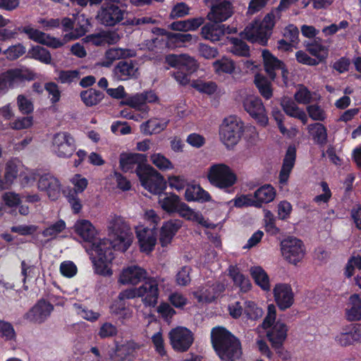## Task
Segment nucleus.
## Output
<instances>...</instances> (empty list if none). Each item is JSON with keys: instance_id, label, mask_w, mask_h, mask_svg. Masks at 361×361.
Returning a JSON list of instances; mask_svg holds the SVG:
<instances>
[{"instance_id": "1", "label": "nucleus", "mask_w": 361, "mask_h": 361, "mask_svg": "<svg viewBox=\"0 0 361 361\" xmlns=\"http://www.w3.org/2000/svg\"><path fill=\"white\" fill-rule=\"evenodd\" d=\"M158 204L163 211L168 214L177 213L180 217L197 223L205 227H210L201 212L190 208L173 192H166L159 196Z\"/></svg>"}, {"instance_id": "2", "label": "nucleus", "mask_w": 361, "mask_h": 361, "mask_svg": "<svg viewBox=\"0 0 361 361\" xmlns=\"http://www.w3.org/2000/svg\"><path fill=\"white\" fill-rule=\"evenodd\" d=\"M214 348L221 361H235L241 355L238 340L223 327H214L211 332Z\"/></svg>"}, {"instance_id": "3", "label": "nucleus", "mask_w": 361, "mask_h": 361, "mask_svg": "<svg viewBox=\"0 0 361 361\" xmlns=\"http://www.w3.org/2000/svg\"><path fill=\"white\" fill-rule=\"evenodd\" d=\"M112 245L110 239H98L87 249L94 264V271L104 276H110L113 271L111 262L114 259Z\"/></svg>"}, {"instance_id": "4", "label": "nucleus", "mask_w": 361, "mask_h": 361, "mask_svg": "<svg viewBox=\"0 0 361 361\" xmlns=\"http://www.w3.org/2000/svg\"><path fill=\"white\" fill-rule=\"evenodd\" d=\"M106 228L113 248L122 252L128 250L133 243V235L124 219L111 215L107 220Z\"/></svg>"}, {"instance_id": "5", "label": "nucleus", "mask_w": 361, "mask_h": 361, "mask_svg": "<svg viewBox=\"0 0 361 361\" xmlns=\"http://www.w3.org/2000/svg\"><path fill=\"white\" fill-rule=\"evenodd\" d=\"M279 18L277 11H271L262 20H255L250 23L241 33V36L251 42L266 45L271 35L276 20Z\"/></svg>"}, {"instance_id": "6", "label": "nucleus", "mask_w": 361, "mask_h": 361, "mask_svg": "<svg viewBox=\"0 0 361 361\" xmlns=\"http://www.w3.org/2000/svg\"><path fill=\"white\" fill-rule=\"evenodd\" d=\"M207 178L212 186L224 191H228L238 182L235 171L224 162L212 164L207 169Z\"/></svg>"}, {"instance_id": "7", "label": "nucleus", "mask_w": 361, "mask_h": 361, "mask_svg": "<svg viewBox=\"0 0 361 361\" xmlns=\"http://www.w3.org/2000/svg\"><path fill=\"white\" fill-rule=\"evenodd\" d=\"M276 307L274 304H269L262 326L267 331V336L272 346L279 348L286 341L288 329L284 322H276Z\"/></svg>"}, {"instance_id": "8", "label": "nucleus", "mask_w": 361, "mask_h": 361, "mask_svg": "<svg viewBox=\"0 0 361 361\" xmlns=\"http://www.w3.org/2000/svg\"><path fill=\"white\" fill-rule=\"evenodd\" d=\"M142 186L154 195H161L166 188L164 176L153 167L146 165L135 170Z\"/></svg>"}, {"instance_id": "9", "label": "nucleus", "mask_w": 361, "mask_h": 361, "mask_svg": "<svg viewBox=\"0 0 361 361\" xmlns=\"http://www.w3.org/2000/svg\"><path fill=\"white\" fill-rule=\"evenodd\" d=\"M243 128L242 122L236 117L229 116L224 120L219 128V138L226 148H232L238 143Z\"/></svg>"}, {"instance_id": "10", "label": "nucleus", "mask_w": 361, "mask_h": 361, "mask_svg": "<svg viewBox=\"0 0 361 361\" xmlns=\"http://www.w3.org/2000/svg\"><path fill=\"white\" fill-rule=\"evenodd\" d=\"M50 149L57 157L68 159L76 149L75 139L67 132L56 133L51 137Z\"/></svg>"}, {"instance_id": "11", "label": "nucleus", "mask_w": 361, "mask_h": 361, "mask_svg": "<svg viewBox=\"0 0 361 361\" xmlns=\"http://www.w3.org/2000/svg\"><path fill=\"white\" fill-rule=\"evenodd\" d=\"M281 255L288 263L297 265L302 261L306 254V248L298 238L290 237L281 243Z\"/></svg>"}, {"instance_id": "12", "label": "nucleus", "mask_w": 361, "mask_h": 361, "mask_svg": "<svg viewBox=\"0 0 361 361\" xmlns=\"http://www.w3.org/2000/svg\"><path fill=\"white\" fill-rule=\"evenodd\" d=\"M169 337L172 348L178 352L188 350L194 341L192 331L183 326L172 329L169 333Z\"/></svg>"}, {"instance_id": "13", "label": "nucleus", "mask_w": 361, "mask_h": 361, "mask_svg": "<svg viewBox=\"0 0 361 361\" xmlns=\"http://www.w3.org/2000/svg\"><path fill=\"white\" fill-rule=\"evenodd\" d=\"M126 11L114 4L102 5L98 11L97 19L104 26L113 27L121 23L123 19Z\"/></svg>"}, {"instance_id": "14", "label": "nucleus", "mask_w": 361, "mask_h": 361, "mask_svg": "<svg viewBox=\"0 0 361 361\" xmlns=\"http://www.w3.org/2000/svg\"><path fill=\"white\" fill-rule=\"evenodd\" d=\"M135 234L140 250L147 255L150 254L157 243V228L140 225L136 227Z\"/></svg>"}, {"instance_id": "15", "label": "nucleus", "mask_w": 361, "mask_h": 361, "mask_svg": "<svg viewBox=\"0 0 361 361\" xmlns=\"http://www.w3.org/2000/svg\"><path fill=\"white\" fill-rule=\"evenodd\" d=\"M243 107L260 125L266 126L268 124L269 118L260 98L255 95H247L243 100Z\"/></svg>"}, {"instance_id": "16", "label": "nucleus", "mask_w": 361, "mask_h": 361, "mask_svg": "<svg viewBox=\"0 0 361 361\" xmlns=\"http://www.w3.org/2000/svg\"><path fill=\"white\" fill-rule=\"evenodd\" d=\"M37 189L45 193L50 200H57L61 192L60 180L51 173H44L39 176L37 182Z\"/></svg>"}, {"instance_id": "17", "label": "nucleus", "mask_w": 361, "mask_h": 361, "mask_svg": "<svg viewBox=\"0 0 361 361\" xmlns=\"http://www.w3.org/2000/svg\"><path fill=\"white\" fill-rule=\"evenodd\" d=\"M147 276V271L137 264H130L124 267L118 276V283L123 286H136L145 279Z\"/></svg>"}, {"instance_id": "18", "label": "nucleus", "mask_w": 361, "mask_h": 361, "mask_svg": "<svg viewBox=\"0 0 361 361\" xmlns=\"http://www.w3.org/2000/svg\"><path fill=\"white\" fill-rule=\"evenodd\" d=\"M273 295L274 301L281 310H286L294 304L295 294L289 283H276L273 288Z\"/></svg>"}, {"instance_id": "19", "label": "nucleus", "mask_w": 361, "mask_h": 361, "mask_svg": "<svg viewBox=\"0 0 361 361\" xmlns=\"http://www.w3.org/2000/svg\"><path fill=\"white\" fill-rule=\"evenodd\" d=\"M21 31L26 34L29 39L52 49H58L64 45V42L61 39L51 36L30 25L23 27Z\"/></svg>"}, {"instance_id": "20", "label": "nucleus", "mask_w": 361, "mask_h": 361, "mask_svg": "<svg viewBox=\"0 0 361 361\" xmlns=\"http://www.w3.org/2000/svg\"><path fill=\"white\" fill-rule=\"evenodd\" d=\"M182 227V221L179 219H169L164 221L159 229V241L162 247H168Z\"/></svg>"}, {"instance_id": "21", "label": "nucleus", "mask_w": 361, "mask_h": 361, "mask_svg": "<svg viewBox=\"0 0 361 361\" xmlns=\"http://www.w3.org/2000/svg\"><path fill=\"white\" fill-rule=\"evenodd\" d=\"M139 298L145 306L154 307L158 302L159 295L158 282L154 279H150L138 287Z\"/></svg>"}, {"instance_id": "22", "label": "nucleus", "mask_w": 361, "mask_h": 361, "mask_svg": "<svg viewBox=\"0 0 361 361\" xmlns=\"http://www.w3.org/2000/svg\"><path fill=\"white\" fill-rule=\"evenodd\" d=\"M233 14V8L230 1L222 0L214 3L207 14V18L212 22L221 23L228 20Z\"/></svg>"}, {"instance_id": "23", "label": "nucleus", "mask_w": 361, "mask_h": 361, "mask_svg": "<svg viewBox=\"0 0 361 361\" xmlns=\"http://www.w3.org/2000/svg\"><path fill=\"white\" fill-rule=\"evenodd\" d=\"M54 306L44 300H40L26 313V319L35 323H42L51 314Z\"/></svg>"}, {"instance_id": "24", "label": "nucleus", "mask_w": 361, "mask_h": 361, "mask_svg": "<svg viewBox=\"0 0 361 361\" xmlns=\"http://www.w3.org/2000/svg\"><path fill=\"white\" fill-rule=\"evenodd\" d=\"M10 88L18 86L25 80H32L35 78V74L28 68H14L4 73Z\"/></svg>"}, {"instance_id": "25", "label": "nucleus", "mask_w": 361, "mask_h": 361, "mask_svg": "<svg viewBox=\"0 0 361 361\" xmlns=\"http://www.w3.org/2000/svg\"><path fill=\"white\" fill-rule=\"evenodd\" d=\"M73 229L84 242L92 243L97 235L98 231L90 221L78 219L73 225Z\"/></svg>"}, {"instance_id": "26", "label": "nucleus", "mask_w": 361, "mask_h": 361, "mask_svg": "<svg viewBox=\"0 0 361 361\" xmlns=\"http://www.w3.org/2000/svg\"><path fill=\"white\" fill-rule=\"evenodd\" d=\"M114 74L119 80L137 78L138 68L133 61H120L114 68Z\"/></svg>"}, {"instance_id": "27", "label": "nucleus", "mask_w": 361, "mask_h": 361, "mask_svg": "<svg viewBox=\"0 0 361 361\" xmlns=\"http://www.w3.org/2000/svg\"><path fill=\"white\" fill-rule=\"evenodd\" d=\"M280 104L283 111L289 116L299 119L303 124L308 121L305 111L299 107L294 101L287 97L281 99Z\"/></svg>"}, {"instance_id": "28", "label": "nucleus", "mask_w": 361, "mask_h": 361, "mask_svg": "<svg viewBox=\"0 0 361 361\" xmlns=\"http://www.w3.org/2000/svg\"><path fill=\"white\" fill-rule=\"evenodd\" d=\"M146 161V156L138 153H122L120 156V167L124 172L132 171L137 165L136 170Z\"/></svg>"}, {"instance_id": "29", "label": "nucleus", "mask_w": 361, "mask_h": 361, "mask_svg": "<svg viewBox=\"0 0 361 361\" xmlns=\"http://www.w3.org/2000/svg\"><path fill=\"white\" fill-rule=\"evenodd\" d=\"M262 56L265 72L271 80H274L276 77V71L283 67V61L267 49L262 50Z\"/></svg>"}, {"instance_id": "30", "label": "nucleus", "mask_w": 361, "mask_h": 361, "mask_svg": "<svg viewBox=\"0 0 361 361\" xmlns=\"http://www.w3.org/2000/svg\"><path fill=\"white\" fill-rule=\"evenodd\" d=\"M135 55V51L131 49L111 48L105 52L103 61L99 62L98 64L102 67H109L116 60L123 58L133 57Z\"/></svg>"}, {"instance_id": "31", "label": "nucleus", "mask_w": 361, "mask_h": 361, "mask_svg": "<svg viewBox=\"0 0 361 361\" xmlns=\"http://www.w3.org/2000/svg\"><path fill=\"white\" fill-rule=\"evenodd\" d=\"M22 169L23 164L18 159H11L6 163L3 178L8 188L13 185L18 176L20 177Z\"/></svg>"}, {"instance_id": "32", "label": "nucleus", "mask_w": 361, "mask_h": 361, "mask_svg": "<svg viewBox=\"0 0 361 361\" xmlns=\"http://www.w3.org/2000/svg\"><path fill=\"white\" fill-rule=\"evenodd\" d=\"M184 197L188 202H209L212 200L210 194L200 185L193 184L187 185Z\"/></svg>"}, {"instance_id": "33", "label": "nucleus", "mask_w": 361, "mask_h": 361, "mask_svg": "<svg viewBox=\"0 0 361 361\" xmlns=\"http://www.w3.org/2000/svg\"><path fill=\"white\" fill-rule=\"evenodd\" d=\"M250 274L255 281L263 291L271 290V280L267 271L260 266H252L249 269Z\"/></svg>"}, {"instance_id": "34", "label": "nucleus", "mask_w": 361, "mask_h": 361, "mask_svg": "<svg viewBox=\"0 0 361 361\" xmlns=\"http://www.w3.org/2000/svg\"><path fill=\"white\" fill-rule=\"evenodd\" d=\"M295 148L292 146L289 147L286 151L283 166L279 174V180L282 184H286L288 180L290 173L295 164Z\"/></svg>"}, {"instance_id": "35", "label": "nucleus", "mask_w": 361, "mask_h": 361, "mask_svg": "<svg viewBox=\"0 0 361 361\" xmlns=\"http://www.w3.org/2000/svg\"><path fill=\"white\" fill-rule=\"evenodd\" d=\"M75 20L76 21L77 25L74 31L71 33L64 35L63 39H61L63 42H64V44L69 41L79 38L80 37L84 35L88 31L90 22L89 20L86 18L84 15L77 16L75 18Z\"/></svg>"}, {"instance_id": "36", "label": "nucleus", "mask_w": 361, "mask_h": 361, "mask_svg": "<svg viewBox=\"0 0 361 361\" xmlns=\"http://www.w3.org/2000/svg\"><path fill=\"white\" fill-rule=\"evenodd\" d=\"M276 195V190L271 185L267 184L260 187L254 192L257 208L262 207L263 204L272 202Z\"/></svg>"}, {"instance_id": "37", "label": "nucleus", "mask_w": 361, "mask_h": 361, "mask_svg": "<svg viewBox=\"0 0 361 361\" xmlns=\"http://www.w3.org/2000/svg\"><path fill=\"white\" fill-rule=\"evenodd\" d=\"M224 290L223 285L214 286L200 287L192 293L198 302H210L213 300L220 293Z\"/></svg>"}, {"instance_id": "38", "label": "nucleus", "mask_w": 361, "mask_h": 361, "mask_svg": "<svg viewBox=\"0 0 361 361\" xmlns=\"http://www.w3.org/2000/svg\"><path fill=\"white\" fill-rule=\"evenodd\" d=\"M225 25L207 23L201 29L202 37L212 42H218L224 36Z\"/></svg>"}, {"instance_id": "39", "label": "nucleus", "mask_w": 361, "mask_h": 361, "mask_svg": "<svg viewBox=\"0 0 361 361\" xmlns=\"http://www.w3.org/2000/svg\"><path fill=\"white\" fill-rule=\"evenodd\" d=\"M228 272L234 284L238 286L241 291L247 292L252 288L250 281L240 271L237 266L230 265Z\"/></svg>"}, {"instance_id": "40", "label": "nucleus", "mask_w": 361, "mask_h": 361, "mask_svg": "<svg viewBox=\"0 0 361 361\" xmlns=\"http://www.w3.org/2000/svg\"><path fill=\"white\" fill-rule=\"evenodd\" d=\"M169 121L166 119L151 118L140 126V130L145 135L159 133L168 126Z\"/></svg>"}, {"instance_id": "41", "label": "nucleus", "mask_w": 361, "mask_h": 361, "mask_svg": "<svg viewBox=\"0 0 361 361\" xmlns=\"http://www.w3.org/2000/svg\"><path fill=\"white\" fill-rule=\"evenodd\" d=\"M109 310L111 314L116 315L122 323L130 319L133 314L132 309L122 301L114 300L109 307Z\"/></svg>"}, {"instance_id": "42", "label": "nucleus", "mask_w": 361, "mask_h": 361, "mask_svg": "<svg viewBox=\"0 0 361 361\" xmlns=\"http://www.w3.org/2000/svg\"><path fill=\"white\" fill-rule=\"evenodd\" d=\"M346 317L350 321H357L361 319V298L357 294H353L349 298Z\"/></svg>"}, {"instance_id": "43", "label": "nucleus", "mask_w": 361, "mask_h": 361, "mask_svg": "<svg viewBox=\"0 0 361 361\" xmlns=\"http://www.w3.org/2000/svg\"><path fill=\"white\" fill-rule=\"evenodd\" d=\"M204 23V19L201 17L190 18L185 20L173 22L170 25V28L173 30L188 32L197 30Z\"/></svg>"}, {"instance_id": "44", "label": "nucleus", "mask_w": 361, "mask_h": 361, "mask_svg": "<svg viewBox=\"0 0 361 361\" xmlns=\"http://www.w3.org/2000/svg\"><path fill=\"white\" fill-rule=\"evenodd\" d=\"M307 51L314 58L317 65L324 61L329 55V49L326 47L318 42L309 43L306 46Z\"/></svg>"}, {"instance_id": "45", "label": "nucleus", "mask_w": 361, "mask_h": 361, "mask_svg": "<svg viewBox=\"0 0 361 361\" xmlns=\"http://www.w3.org/2000/svg\"><path fill=\"white\" fill-rule=\"evenodd\" d=\"M254 82L261 95L266 99L273 96V89L271 81L264 75L257 73L255 76Z\"/></svg>"}, {"instance_id": "46", "label": "nucleus", "mask_w": 361, "mask_h": 361, "mask_svg": "<svg viewBox=\"0 0 361 361\" xmlns=\"http://www.w3.org/2000/svg\"><path fill=\"white\" fill-rule=\"evenodd\" d=\"M307 129L316 143L321 145L326 143L327 130L323 124L320 123H312L309 125Z\"/></svg>"}, {"instance_id": "47", "label": "nucleus", "mask_w": 361, "mask_h": 361, "mask_svg": "<svg viewBox=\"0 0 361 361\" xmlns=\"http://www.w3.org/2000/svg\"><path fill=\"white\" fill-rule=\"evenodd\" d=\"M30 58L34 59L44 64H51L52 57L51 53L47 49L40 46H33L28 51Z\"/></svg>"}, {"instance_id": "48", "label": "nucleus", "mask_w": 361, "mask_h": 361, "mask_svg": "<svg viewBox=\"0 0 361 361\" xmlns=\"http://www.w3.org/2000/svg\"><path fill=\"white\" fill-rule=\"evenodd\" d=\"M316 94L310 92L303 85H298L294 94L295 101L301 104H308L315 100Z\"/></svg>"}, {"instance_id": "49", "label": "nucleus", "mask_w": 361, "mask_h": 361, "mask_svg": "<svg viewBox=\"0 0 361 361\" xmlns=\"http://www.w3.org/2000/svg\"><path fill=\"white\" fill-rule=\"evenodd\" d=\"M157 32L161 35H166L169 42L185 43L190 42H197V37L190 34L171 33L166 32L162 29H157Z\"/></svg>"}, {"instance_id": "50", "label": "nucleus", "mask_w": 361, "mask_h": 361, "mask_svg": "<svg viewBox=\"0 0 361 361\" xmlns=\"http://www.w3.org/2000/svg\"><path fill=\"white\" fill-rule=\"evenodd\" d=\"M214 71L217 74L228 73L231 74L234 72L235 66L231 59L223 57L219 60H216L213 63Z\"/></svg>"}, {"instance_id": "51", "label": "nucleus", "mask_w": 361, "mask_h": 361, "mask_svg": "<svg viewBox=\"0 0 361 361\" xmlns=\"http://www.w3.org/2000/svg\"><path fill=\"white\" fill-rule=\"evenodd\" d=\"M151 162L162 171H169L174 169L173 164L161 153H153L150 155Z\"/></svg>"}, {"instance_id": "52", "label": "nucleus", "mask_w": 361, "mask_h": 361, "mask_svg": "<svg viewBox=\"0 0 361 361\" xmlns=\"http://www.w3.org/2000/svg\"><path fill=\"white\" fill-rule=\"evenodd\" d=\"M66 228V222L59 219L54 223L51 224L42 232L44 237L49 239L56 238L61 233H62Z\"/></svg>"}, {"instance_id": "53", "label": "nucleus", "mask_w": 361, "mask_h": 361, "mask_svg": "<svg viewBox=\"0 0 361 361\" xmlns=\"http://www.w3.org/2000/svg\"><path fill=\"white\" fill-rule=\"evenodd\" d=\"M80 97L86 106H92L97 104L103 98L101 92L94 89H89L80 93Z\"/></svg>"}, {"instance_id": "54", "label": "nucleus", "mask_w": 361, "mask_h": 361, "mask_svg": "<svg viewBox=\"0 0 361 361\" xmlns=\"http://www.w3.org/2000/svg\"><path fill=\"white\" fill-rule=\"evenodd\" d=\"M264 224L266 232L269 235H276L279 233L280 229L276 225V219L268 209H264Z\"/></svg>"}, {"instance_id": "55", "label": "nucleus", "mask_w": 361, "mask_h": 361, "mask_svg": "<svg viewBox=\"0 0 361 361\" xmlns=\"http://www.w3.org/2000/svg\"><path fill=\"white\" fill-rule=\"evenodd\" d=\"M229 41L232 45L230 48L231 53L240 56H249V47L244 42L236 38H230Z\"/></svg>"}, {"instance_id": "56", "label": "nucleus", "mask_w": 361, "mask_h": 361, "mask_svg": "<svg viewBox=\"0 0 361 361\" xmlns=\"http://www.w3.org/2000/svg\"><path fill=\"white\" fill-rule=\"evenodd\" d=\"M33 125L34 118L32 116L18 117L9 124L11 128L16 130H27Z\"/></svg>"}, {"instance_id": "57", "label": "nucleus", "mask_w": 361, "mask_h": 361, "mask_svg": "<svg viewBox=\"0 0 361 361\" xmlns=\"http://www.w3.org/2000/svg\"><path fill=\"white\" fill-rule=\"evenodd\" d=\"M80 76L77 70H61L58 71L57 80L62 84H70L76 82Z\"/></svg>"}, {"instance_id": "58", "label": "nucleus", "mask_w": 361, "mask_h": 361, "mask_svg": "<svg viewBox=\"0 0 361 361\" xmlns=\"http://www.w3.org/2000/svg\"><path fill=\"white\" fill-rule=\"evenodd\" d=\"M355 269H361V253L353 254L348 259L344 274L350 278L355 274Z\"/></svg>"}, {"instance_id": "59", "label": "nucleus", "mask_w": 361, "mask_h": 361, "mask_svg": "<svg viewBox=\"0 0 361 361\" xmlns=\"http://www.w3.org/2000/svg\"><path fill=\"white\" fill-rule=\"evenodd\" d=\"M139 345L134 341H130L118 348V351L121 355H124L126 360H131L135 357L137 350L139 349Z\"/></svg>"}, {"instance_id": "60", "label": "nucleus", "mask_w": 361, "mask_h": 361, "mask_svg": "<svg viewBox=\"0 0 361 361\" xmlns=\"http://www.w3.org/2000/svg\"><path fill=\"white\" fill-rule=\"evenodd\" d=\"M246 317L252 320H256L262 317L263 310L252 301H246L244 308Z\"/></svg>"}, {"instance_id": "61", "label": "nucleus", "mask_w": 361, "mask_h": 361, "mask_svg": "<svg viewBox=\"0 0 361 361\" xmlns=\"http://www.w3.org/2000/svg\"><path fill=\"white\" fill-rule=\"evenodd\" d=\"M235 207H257L254 194L240 195L236 196L231 201Z\"/></svg>"}, {"instance_id": "62", "label": "nucleus", "mask_w": 361, "mask_h": 361, "mask_svg": "<svg viewBox=\"0 0 361 361\" xmlns=\"http://www.w3.org/2000/svg\"><path fill=\"white\" fill-rule=\"evenodd\" d=\"M171 189L178 192L183 190L188 185V182L183 176L169 175L167 177V182Z\"/></svg>"}, {"instance_id": "63", "label": "nucleus", "mask_w": 361, "mask_h": 361, "mask_svg": "<svg viewBox=\"0 0 361 361\" xmlns=\"http://www.w3.org/2000/svg\"><path fill=\"white\" fill-rule=\"evenodd\" d=\"M26 52V48L20 43L11 45L6 49L4 54L9 60H15L23 56Z\"/></svg>"}, {"instance_id": "64", "label": "nucleus", "mask_w": 361, "mask_h": 361, "mask_svg": "<svg viewBox=\"0 0 361 361\" xmlns=\"http://www.w3.org/2000/svg\"><path fill=\"white\" fill-rule=\"evenodd\" d=\"M75 193H82L87 187L88 180L80 174H75L71 179Z\"/></svg>"}]
</instances>
